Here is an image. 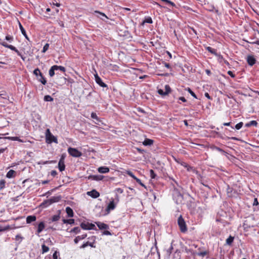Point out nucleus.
Segmentation results:
<instances>
[{
	"label": "nucleus",
	"mask_w": 259,
	"mask_h": 259,
	"mask_svg": "<svg viewBox=\"0 0 259 259\" xmlns=\"http://www.w3.org/2000/svg\"><path fill=\"white\" fill-rule=\"evenodd\" d=\"M97 225L99 228L101 230L106 229L108 228V226L104 223L98 222Z\"/></svg>",
	"instance_id": "obj_19"
},
{
	"label": "nucleus",
	"mask_w": 259,
	"mask_h": 259,
	"mask_svg": "<svg viewBox=\"0 0 259 259\" xmlns=\"http://www.w3.org/2000/svg\"><path fill=\"white\" fill-rule=\"evenodd\" d=\"M33 74L36 76L38 77L39 76V75L41 74V72H40V70L38 68H36V69H34V70L33 71Z\"/></svg>",
	"instance_id": "obj_32"
},
{
	"label": "nucleus",
	"mask_w": 259,
	"mask_h": 259,
	"mask_svg": "<svg viewBox=\"0 0 259 259\" xmlns=\"http://www.w3.org/2000/svg\"><path fill=\"white\" fill-rule=\"evenodd\" d=\"M175 195H176L178 196V200L177 203H178V201H180V202H181L182 200H183V195L177 191H175Z\"/></svg>",
	"instance_id": "obj_26"
},
{
	"label": "nucleus",
	"mask_w": 259,
	"mask_h": 259,
	"mask_svg": "<svg viewBox=\"0 0 259 259\" xmlns=\"http://www.w3.org/2000/svg\"><path fill=\"white\" fill-rule=\"evenodd\" d=\"M12 139L13 140H14V141H20V142H22V140L21 139H20L18 137H12Z\"/></svg>",
	"instance_id": "obj_56"
},
{
	"label": "nucleus",
	"mask_w": 259,
	"mask_h": 259,
	"mask_svg": "<svg viewBox=\"0 0 259 259\" xmlns=\"http://www.w3.org/2000/svg\"><path fill=\"white\" fill-rule=\"evenodd\" d=\"M95 13H98V14H100V15H101L102 16L104 17L106 19H108V17H107V16L103 13L100 12L98 11H95Z\"/></svg>",
	"instance_id": "obj_48"
},
{
	"label": "nucleus",
	"mask_w": 259,
	"mask_h": 259,
	"mask_svg": "<svg viewBox=\"0 0 259 259\" xmlns=\"http://www.w3.org/2000/svg\"><path fill=\"white\" fill-rule=\"evenodd\" d=\"M37 79L44 85H45L47 83L46 78L44 77L42 73L39 75L38 77H37Z\"/></svg>",
	"instance_id": "obj_24"
},
{
	"label": "nucleus",
	"mask_w": 259,
	"mask_h": 259,
	"mask_svg": "<svg viewBox=\"0 0 259 259\" xmlns=\"http://www.w3.org/2000/svg\"><path fill=\"white\" fill-rule=\"evenodd\" d=\"M143 143L145 146H150L153 144V141L149 139H146Z\"/></svg>",
	"instance_id": "obj_23"
},
{
	"label": "nucleus",
	"mask_w": 259,
	"mask_h": 259,
	"mask_svg": "<svg viewBox=\"0 0 259 259\" xmlns=\"http://www.w3.org/2000/svg\"><path fill=\"white\" fill-rule=\"evenodd\" d=\"M206 49L207 51H208L210 53L214 54L215 55H217V53L216 52V50L215 49H212V48L210 47H207L206 48Z\"/></svg>",
	"instance_id": "obj_28"
},
{
	"label": "nucleus",
	"mask_w": 259,
	"mask_h": 259,
	"mask_svg": "<svg viewBox=\"0 0 259 259\" xmlns=\"http://www.w3.org/2000/svg\"><path fill=\"white\" fill-rule=\"evenodd\" d=\"M58 24L60 26H61L62 27H64V23L63 21H60L59 22H58Z\"/></svg>",
	"instance_id": "obj_59"
},
{
	"label": "nucleus",
	"mask_w": 259,
	"mask_h": 259,
	"mask_svg": "<svg viewBox=\"0 0 259 259\" xmlns=\"http://www.w3.org/2000/svg\"><path fill=\"white\" fill-rule=\"evenodd\" d=\"M115 207L116 203L114 202V200L113 199H112V200L110 201L106 208V214L109 213L110 211L114 209Z\"/></svg>",
	"instance_id": "obj_6"
},
{
	"label": "nucleus",
	"mask_w": 259,
	"mask_h": 259,
	"mask_svg": "<svg viewBox=\"0 0 259 259\" xmlns=\"http://www.w3.org/2000/svg\"><path fill=\"white\" fill-rule=\"evenodd\" d=\"M234 238L231 236H230L229 238L226 239V244L228 245H231L233 242Z\"/></svg>",
	"instance_id": "obj_27"
},
{
	"label": "nucleus",
	"mask_w": 259,
	"mask_h": 259,
	"mask_svg": "<svg viewBox=\"0 0 259 259\" xmlns=\"http://www.w3.org/2000/svg\"><path fill=\"white\" fill-rule=\"evenodd\" d=\"M49 47V44H46L43 47L42 52L45 53L48 50Z\"/></svg>",
	"instance_id": "obj_44"
},
{
	"label": "nucleus",
	"mask_w": 259,
	"mask_h": 259,
	"mask_svg": "<svg viewBox=\"0 0 259 259\" xmlns=\"http://www.w3.org/2000/svg\"><path fill=\"white\" fill-rule=\"evenodd\" d=\"M45 227V224L43 222H40L38 225L37 230V232L38 234L42 232V231L44 229Z\"/></svg>",
	"instance_id": "obj_16"
},
{
	"label": "nucleus",
	"mask_w": 259,
	"mask_h": 259,
	"mask_svg": "<svg viewBox=\"0 0 259 259\" xmlns=\"http://www.w3.org/2000/svg\"><path fill=\"white\" fill-rule=\"evenodd\" d=\"M87 195L90 196L92 198H97L100 196V193L96 190L94 189L91 191L87 192Z\"/></svg>",
	"instance_id": "obj_9"
},
{
	"label": "nucleus",
	"mask_w": 259,
	"mask_h": 259,
	"mask_svg": "<svg viewBox=\"0 0 259 259\" xmlns=\"http://www.w3.org/2000/svg\"><path fill=\"white\" fill-rule=\"evenodd\" d=\"M22 238L19 235H17L16 236V240H19V239L22 240Z\"/></svg>",
	"instance_id": "obj_61"
},
{
	"label": "nucleus",
	"mask_w": 259,
	"mask_h": 259,
	"mask_svg": "<svg viewBox=\"0 0 259 259\" xmlns=\"http://www.w3.org/2000/svg\"><path fill=\"white\" fill-rule=\"evenodd\" d=\"M126 174L130 177L133 178L134 179H135V178H136V177L135 176V175L133 174V173L131 171H130V170L126 171Z\"/></svg>",
	"instance_id": "obj_46"
},
{
	"label": "nucleus",
	"mask_w": 259,
	"mask_h": 259,
	"mask_svg": "<svg viewBox=\"0 0 259 259\" xmlns=\"http://www.w3.org/2000/svg\"><path fill=\"white\" fill-rule=\"evenodd\" d=\"M19 27L22 34L25 37L26 39H28V37L26 34V32L20 23H19Z\"/></svg>",
	"instance_id": "obj_25"
},
{
	"label": "nucleus",
	"mask_w": 259,
	"mask_h": 259,
	"mask_svg": "<svg viewBox=\"0 0 259 259\" xmlns=\"http://www.w3.org/2000/svg\"><path fill=\"white\" fill-rule=\"evenodd\" d=\"M80 232V229L78 227H74L70 231V233H75V234L79 233Z\"/></svg>",
	"instance_id": "obj_29"
},
{
	"label": "nucleus",
	"mask_w": 259,
	"mask_h": 259,
	"mask_svg": "<svg viewBox=\"0 0 259 259\" xmlns=\"http://www.w3.org/2000/svg\"><path fill=\"white\" fill-rule=\"evenodd\" d=\"M158 93L159 94L162 95V96H165L167 95L166 94H165V91H163L162 89H159L158 90Z\"/></svg>",
	"instance_id": "obj_50"
},
{
	"label": "nucleus",
	"mask_w": 259,
	"mask_h": 259,
	"mask_svg": "<svg viewBox=\"0 0 259 259\" xmlns=\"http://www.w3.org/2000/svg\"><path fill=\"white\" fill-rule=\"evenodd\" d=\"M231 124V122H225L223 123V125L224 126H230Z\"/></svg>",
	"instance_id": "obj_63"
},
{
	"label": "nucleus",
	"mask_w": 259,
	"mask_h": 259,
	"mask_svg": "<svg viewBox=\"0 0 259 259\" xmlns=\"http://www.w3.org/2000/svg\"><path fill=\"white\" fill-rule=\"evenodd\" d=\"M7 148H1L0 149V154L4 153Z\"/></svg>",
	"instance_id": "obj_64"
},
{
	"label": "nucleus",
	"mask_w": 259,
	"mask_h": 259,
	"mask_svg": "<svg viewBox=\"0 0 259 259\" xmlns=\"http://www.w3.org/2000/svg\"><path fill=\"white\" fill-rule=\"evenodd\" d=\"M41 248L42 253H46L49 250V248L44 244L41 245Z\"/></svg>",
	"instance_id": "obj_30"
},
{
	"label": "nucleus",
	"mask_w": 259,
	"mask_h": 259,
	"mask_svg": "<svg viewBox=\"0 0 259 259\" xmlns=\"http://www.w3.org/2000/svg\"><path fill=\"white\" fill-rule=\"evenodd\" d=\"M178 224L180 228V231L182 233H185L187 231V227L186 222L182 215H180L178 219Z\"/></svg>",
	"instance_id": "obj_2"
},
{
	"label": "nucleus",
	"mask_w": 259,
	"mask_h": 259,
	"mask_svg": "<svg viewBox=\"0 0 259 259\" xmlns=\"http://www.w3.org/2000/svg\"><path fill=\"white\" fill-rule=\"evenodd\" d=\"M6 181L5 180L0 181V190L3 189L5 187Z\"/></svg>",
	"instance_id": "obj_36"
},
{
	"label": "nucleus",
	"mask_w": 259,
	"mask_h": 259,
	"mask_svg": "<svg viewBox=\"0 0 259 259\" xmlns=\"http://www.w3.org/2000/svg\"><path fill=\"white\" fill-rule=\"evenodd\" d=\"M91 117L93 118V119H96V120L97 121H99V118L98 117L96 113H94V112H92L91 113Z\"/></svg>",
	"instance_id": "obj_41"
},
{
	"label": "nucleus",
	"mask_w": 259,
	"mask_h": 259,
	"mask_svg": "<svg viewBox=\"0 0 259 259\" xmlns=\"http://www.w3.org/2000/svg\"><path fill=\"white\" fill-rule=\"evenodd\" d=\"M1 44H2V45H3L4 47H5L6 48H9V49H11V50L14 51L17 53L19 52L18 50L14 46H13L12 45H9L7 42H6L5 41L2 42Z\"/></svg>",
	"instance_id": "obj_13"
},
{
	"label": "nucleus",
	"mask_w": 259,
	"mask_h": 259,
	"mask_svg": "<svg viewBox=\"0 0 259 259\" xmlns=\"http://www.w3.org/2000/svg\"><path fill=\"white\" fill-rule=\"evenodd\" d=\"M103 234L106 235H111V233L109 231H104L103 232Z\"/></svg>",
	"instance_id": "obj_58"
},
{
	"label": "nucleus",
	"mask_w": 259,
	"mask_h": 259,
	"mask_svg": "<svg viewBox=\"0 0 259 259\" xmlns=\"http://www.w3.org/2000/svg\"><path fill=\"white\" fill-rule=\"evenodd\" d=\"M62 198L60 195L53 196L50 199L45 200L41 204V206L44 207H47L52 204L59 202Z\"/></svg>",
	"instance_id": "obj_1"
},
{
	"label": "nucleus",
	"mask_w": 259,
	"mask_h": 259,
	"mask_svg": "<svg viewBox=\"0 0 259 259\" xmlns=\"http://www.w3.org/2000/svg\"><path fill=\"white\" fill-rule=\"evenodd\" d=\"M87 237V234H82L81 236H78L75 237L74 239V242L75 244H77L79 240H82Z\"/></svg>",
	"instance_id": "obj_15"
},
{
	"label": "nucleus",
	"mask_w": 259,
	"mask_h": 259,
	"mask_svg": "<svg viewBox=\"0 0 259 259\" xmlns=\"http://www.w3.org/2000/svg\"><path fill=\"white\" fill-rule=\"evenodd\" d=\"M51 175L53 176V177H55L57 175V172L56 170H52L51 172Z\"/></svg>",
	"instance_id": "obj_57"
},
{
	"label": "nucleus",
	"mask_w": 259,
	"mask_h": 259,
	"mask_svg": "<svg viewBox=\"0 0 259 259\" xmlns=\"http://www.w3.org/2000/svg\"><path fill=\"white\" fill-rule=\"evenodd\" d=\"M0 96L4 99H7L8 98V96L7 93L5 91H2L0 92Z\"/></svg>",
	"instance_id": "obj_33"
},
{
	"label": "nucleus",
	"mask_w": 259,
	"mask_h": 259,
	"mask_svg": "<svg viewBox=\"0 0 259 259\" xmlns=\"http://www.w3.org/2000/svg\"><path fill=\"white\" fill-rule=\"evenodd\" d=\"M214 150H216L220 152H222L223 153H225V152L224 150H223V149H221L220 148L218 147H217V146H214L212 148Z\"/></svg>",
	"instance_id": "obj_42"
},
{
	"label": "nucleus",
	"mask_w": 259,
	"mask_h": 259,
	"mask_svg": "<svg viewBox=\"0 0 259 259\" xmlns=\"http://www.w3.org/2000/svg\"><path fill=\"white\" fill-rule=\"evenodd\" d=\"M243 125V123L242 122H240L235 125V128L237 130H239L242 127Z\"/></svg>",
	"instance_id": "obj_39"
},
{
	"label": "nucleus",
	"mask_w": 259,
	"mask_h": 259,
	"mask_svg": "<svg viewBox=\"0 0 259 259\" xmlns=\"http://www.w3.org/2000/svg\"><path fill=\"white\" fill-rule=\"evenodd\" d=\"M66 212L68 217H73L74 213L73 210L70 207L68 206L66 208Z\"/></svg>",
	"instance_id": "obj_18"
},
{
	"label": "nucleus",
	"mask_w": 259,
	"mask_h": 259,
	"mask_svg": "<svg viewBox=\"0 0 259 259\" xmlns=\"http://www.w3.org/2000/svg\"><path fill=\"white\" fill-rule=\"evenodd\" d=\"M95 80L97 84H98L100 86L105 88L107 87V85L104 82H103L101 79V78L96 74L95 75Z\"/></svg>",
	"instance_id": "obj_8"
},
{
	"label": "nucleus",
	"mask_w": 259,
	"mask_h": 259,
	"mask_svg": "<svg viewBox=\"0 0 259 259\" xmlns=\"http://www.w3.org/2000/svg\"><path fill=\"white\" fill-rule=\"evenodd\" d=\"M115 191L117 193H119L120 194H121L123 192V189H122L120 188H118L115 189Z\"/></svg>",
	"instance_id": "obj_52"
},
{
	"label": "nucleus",
	"mask_w": 259,
	"mask_h": 259,
	"mask_svg": "<svg viewBox=\"0 0 259 259\" xmlns=\"http://www.w3.org/2000/svg\"><path fill=\"white\" fill-rule=\"evenodd\" d=\"M135 180L136 181V182L140 184L141 186H144V184L142 183L141 181L139 179H138L136 177V178H135Z\"/></svg>",
	"instance_id": "obj_53"
},
{
	"label": "nucleus",
	"mask_w": 259,
	"mask_h": 259,
	"mask_svg": "<svg viewBox=\"0 0 259 259\" xmlns=\"http://www.w3.org/2000/svg\"><path fill=\"white\" fill-rule=\"evenodd\" d=\"M68 152L71 156L74 157H79L82 155V153L75 148H68Z\"/></svg>",
	"instance_id": "obj_4"
},
{
	"label": "nucleus",
	"mask_w": 259,
	"mask_h": 259,
	"mask_svg": "<svg viewBox=\"0 0 259 259\" xmlns=\"http://www.w3.org/2000/svg\"><path fill=\"white\" fill-rule=\"evenodd\" d=\"M16 174V171L14 170L11 169L10 170L7 174L6 177L8 178H12L15 177V175Z\"/></svg>",
	"instance_id": "obj_20"
},
{
	"label": "nucleus",
	"mask_w": 259,
	"mask_h": 259,
	"mask_svg": "<svg viewBox=\"0 0 259 259\" xmlns=\"http://www.w3.org/2000/svg\"><path fill=\"white\" fill-rule=\"evenodd\" d=\"M171 89L168 85H165V94L168 95L170 92Z\"/></svg>",
	"instance_id": "obj_38"
},
{
	"label": "nucleus",
	"mask_w": 259,
	"mask_h": 259,
	"mask_svg": "<svg viewBox=\"0 0 259 259\" xmlns=\"http://www.w3.org/2000/svg\"><path fill=\"white\" fill-rule=\"evenodd\" d=\"M60 70L64 72L66 70L65 68L63 66L54 65L51 67L49 71V74L51 77L55 75V71Z\"/></svg>",
	"instance_id": "obj_3"
},
{
	"label": "nucleus",
	"mask_w": 259,
	"mask_h": 259,
	"mask_svg": "<svg viewBox=\"0 0 259 259\" xmlns=\"http://www.w3.org/2000/svg\"><path fill=\"white\" fill-rule=\"evenodd\" d=\"M104 178L103 176L102 175H90L88 177L89 180H92L95 181H101Z\"/></svg>",
	"instance_id": "obj_10"
},
{
	"label": "nucleus",
	"mask_w": 259,
	"mask_h": 259,
	"mask_svg": "<svg viewBox=\"0 0 259 259\" xmlns=\"http://www.w3.org/2000/svg\"><path fill=\"white\" fill-rule=\"evenodd\" d=\"M172 242L171 243V245L170 246V247L166 249V253L168 255H170V254H171V251L173 249V247H172Z\"/></svg>",
	"instance_id": "obj_37"
},
{
	"label": "nucleus",
	"mask_w": 259,
	"mask_h": 259,
	"mask_svg": "<svg viewBox=\"0 0 259 259\" xmlns=\"http://www.w3.org/2000/svg\"><path fill=\"white\" fill-rule=\"evenodd\" d=\"M206 254H207L206 251H202V252L198 253V255L200 256H204L205 255H206Z\"/></svg>",
	"instance_id": "obj_54"
},
{
	"label": "nucleus",
	"mask_w": 259,
	"mask_h": 259,
	"mask_svg": "<svg viewBox=\"0 0 259 259\" xmlns=\"http://www.w3.org/2000/svg\"><path fill=\"white\" fill-rule=\"evenodd\" d=\"M143 22L151 24L152 23V20L151 17H148L145 19Z\"/></svg>",
	"instance_id": "obj_45"
},
{
	"label": "nucleus",
	"mask_w": 259,
	"mask_h": 259,
	"mask_svg": "<svg viewBox=\"0 0 259 259\" xmlns=\"http://www.w3.org/2000/svg\"><path fill=\"white\" fill-rule=\"evenodd\" d=\"M88 246H90L91 247H94V248L95 247V246L94 245V242L91 243L89 241L83 243L80 247V248H84L87 247Z\"/></svg>",
	"instance_id": "obj_22"
},
{
	"label": "nucleus",
	"mask_w": 259,
	"mask_h": 259,
	"mask_svg": "<svg viewBox=\"0 0 259 259\" xmlns=\"http://www.w3.org/2000/svg\"><path fill=\"white\" fill-rule=\"evenodd\" d=\"M6 39L11 42L13 40V37L10 35H8L6 36Z\"/></svg>",
	"instance_id": "obj_51"
},
{
	"label": "nucleus",
	"mask_w": 259,
	"mask_h": 259,
	"mask_svg": "<svg viewBox=\"0 0 259 259\" xmlns=\"http://www.w3.org/2000/svg\"><path fill=\"white\" fill-rule=\"evenodd\" d=\"M150 175L151 179H155L156 177V175L154 172V170L152 169H151L150 170Z\"/></svg>",
	"instance_id": "obj_40"
},
{
	"label": "nucleus",
	"mask_w": 259,
	"mask_h": 259,
	"mask_svg": "<svg viewBox=\"0 0 259 259\" xmlns=\"http://www.w3.org/2000/svg\"><path fill=\"white\" fill-rule=\"evenodd\" d=\"M179 100H181V101H182V102H186V99L184 97H180L179 98Z\"/></svg>",
	"instance_id": "obj_60"
},
{
	"label": "nucleus",
	"mask_w": 259,
	"mask_h": 259,
	"mask_svg": "<svg viewBox=\"0 0 259 259\" xmlns=\"http://www.w3.org/2000/svg\"><path fill=\"white\" fill-rule=\"evenodd\" d=\"M95 228V225L92 223H89L88 230H93Z\"/></svg>",
	"instance_id": "obj_47"
},
{
	"label": "nucleus",
	"mask_w": 259,
	"mask_h": 259,
	"mask_svg": "<svg viewBox=\"0 0 259 259\" xmlns=\"http://www.w3.org/2000/svg\"><path fill=\"white\" fill-rule=\"evenodd\" d=\"M36 218L35 215H29L26 218V223L27 224H30L32 222H34L36 220Z\"/></svg>",
	"instance_id": "obj_17"
},
{
	"label": "nucleus",
	"mask_w": 259,
	"mask_h": 259,
	"mask_svg": "<svg viewBox=\"0 0 259 259\" xmlns=\"http://www.w3.org/2000/svg\"><path fill=\"white\" fill-rule=\"evenodd\" d=\"M247 62L249 65L253 66L256 62V60L252 56H248L247 58Z\"/></svg>",
	"instance_id": "obj_11"
},
{
	"label": "nucleus",
	"mask_w": 259,
	"mask_h": 259,
	"mask_svg": "<svg viewBox=\"0 0 259 259\" xmlns=\"http://www.w3.org/2000/svg\"><path fill=\"white\" fill-rule=\"evenodd\" d=\"M205 96L208 99H211V97L209 95L208 93H205Z\"/></svg>",
	"instance_id": "obj_62"
},
{
	"label": "nucleus",
	"mask_w": 259,
	"mask_h": 259,
	"mask_svg": "<svg viewBox=\"0 0 259 259\" xmlns=\"http://www.w3.org/2000/svg\"><path fill=\"white\" fill-rule=\"evenodd\" d=\"M58 168L60 171L64 170L65 168V165L64 161H63V158H60L58 163Z\"/></svg>",
	"instance_id": "obj_12"
},
{
	"label": "nucleus",
	"mask_w": 259,
	"mask_h": 259,
	"mask_svg": "<svg viewBox=\"0 0 259 259\" xmlns=\"http://www.w3.org/2000/svg\"><path fill=\"white\" fill-rule=\"evenodd\" d=\"M46 135L47 141H49V143H51L52 142L56 143H57V138L51 134L49 129L47 130Z\"/></svg>",
	"instance_id": "obj_5"
},
{
	"label": "nucleus",
	"mask_w": 259,
	"mask_h": 259,
	"mask_svg": "<svg viewBox=\"0 0 259 259\" xmlns=\"http://www.w3.org/2000/svg\"><path fill=\"white\" fill-rule=\"evenodd\" d=\"M63 222L64 224H73L74 223V219H69V220H63Z\"/></svg>",
	"instance_id": "obj_31"
},
{
	"label": "nucleus",
	"mask_w": 259,
	"mask_h": 259,
	"mask_svg": "<svg viewBox=\"0 0 259 259\" xmlns=\"http://www.w3.org/2000/svg\"><path fill=\"white\" fill-rule=\"evenodd\" d=\"M228 74L232 77L234 78L235 77V74L233 73L232 71H228Z\"/></svg>",
	"instance_id": "obj_55"
},
{
	"label": "nucleus",
	"mask_w": 259,
	"mask_h": 259,
	"mask_svg": "<svg viewBox=\"0 0 259 259\" xmlns=\"http://www.w3.org/2000/svg\"><path fill=\"white\" fill-rule=\"evenodd\" d=\"M59 254V253L58 252H57V251H55V252L53 254V259H57Z\"/></svg>",
	"instance_id": "obj_49"
},
{
	"label": "nucleus",
	"mask_w": 259,
	"mask_h": 259,
	"mask_svg": "<svg viewBox=\"0 0 259 259\" xmlns=\"http://www.w3.org/2000/svg\"><path fill=\"white\" fill-rule=\"evenodd\" d=\"M257 122L255 120H252L250 122L245 124V126L247 127H249L250 126H256L257 125Z\"/></svg>",
	"instance_id": "obj_21"
},
{
	"label": "nucleus",
	"mask_w": 259,
	"mask_h": 259,
	"mask_svg": "<svg viewBox=\"0 0 259 259\" xmlns=\"http://www.w3.org/2000/svg\"><path fill=\"white\" fill-rule=\"evenodd\" d=\"M80 227H81V228L82 229H84V230H88V228H89V223H81V224H80Z\"/></svg>",
	"instance_id": "obj_35"
},
{
	"label": "nucleus",
	"mask_w": 259,
	"mask_h": 259,
	"mask_svg": "<svg viewBox=\"0 0 259 259\" xmlns=\"http://www.w3.org/2000/svg\"><path fill=\"white\" fill-rule=\"evenodd\" d=\"M44 100L47 102H51L53 101V98L50 95H46L44 97Z\"/></svg>",
	"instance_id": "obj_34"
},
{
	"label": "nucleus",
	"mask_w": 259,
	"mask_h": 259,
	"mask_svg": "<svg viewBox=\"0 0 259 259\" xmlns=\"http://www.w3.org/2000/svg\"><path fill=\"white\" fill-rule=\"evenodd\" d=\"M61 211H58V213L53 215L51 218L48 220V223L51 224L52 222H57L60 219Z\"/></svg>",
	"instance_id": "obj_7"
},
{
	"label": "nucleus",
	"mask_w": 259,
	"mask_h": 259,
	"mask_svg": "<svg viewBox=\"0 0 259 259\" xmlns=\"http://www.w3.org/2000/svg\"><path fill=\"white\" fill-rule=\"evenodd\" d=\"M98 171L100 173L106 174L109 171V168L106 166H101L98 168Z\"/></svg>",
	"instance_id": "obj_14"
},
{
	"label": "nucleus",
	"mask_w": 259,
	"mask_h": 259,
	"mask_svg": "<svg viewBox=\"0 0 259 259\" xmlns=\"http://www.w3.org/2000/svg\"><path fill=\"white\" fill-rule=\"evenodd\" d=\"M187 91L193 97H194L196 99L197 98L196 95L190 88H188Z\"/></svg>",
	"instance_id": "obj_43"
}]
</instances>
